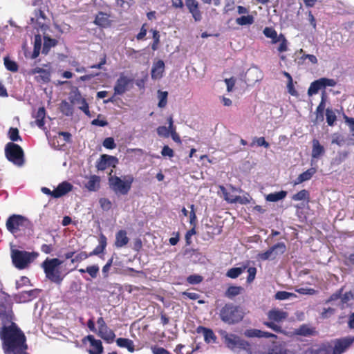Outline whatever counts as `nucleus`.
Instances as JSON below:
<instances>
[{
	"label": "nucleus",
	"instance_id": "f257e3e1",
	"mask_svg": "<svg viewBox=\"0 0 354 354\" xmlns=\"http://www.w3.org/2000/svg\"><path fill=\"white\" fill-rule=\"evenodd\" d=\"M0 339L5 354H29L26 337L14 321L1 326Z\"/></svg>",
	"mask_w": 354,
	"mask_h": 354
},
{
	"label": "nucleus",
	"instance_id": "f03ea898",
	"mask_svg": "<svg viewBox=\"0 0 354 354\" xmlns=\"http://www.w3.org/2000/svg\"><path fill=\"white\" fill-rule=\"evenodd\" d=\"M354 343V335L335 339L321 344L315 354H342Z\"/></svg>",
	"mask_w": 354,
	"mask_h": 354
},
{
	"label": "nucleus",
	"instance_id": "7ed1b4c3",
	"mask_svg": "<svg viewBox=\"0 0 354 354\" xmlns=\"http://www.w3.org/2000/svg\"><path fill=\"white\" fill-rule=\"evenodd\" d=\"M244 315L242 308L232 303L225 304L219 311V317L221 321L230 325L240 322Z\"/></svg>",
	"mask_w": 354,
	"mask_h": 354
},
{
	"label": "nucleus",
	"instance_id": "20e7f679",
	"mask_svg": "<svg viewBox=\"0 0 354 354\" xmlns=\"http://www.w3.org/2000/svg\"><path fill=\"white\" fill-rule=\"evenodd\" d=\"M13 299L11 295L5 291H0V321L1 325L9 324L15 320Z\"/></svg>",
	"mask_w": 354,
	"mask_h": 354
},
{
	"label": "nucleus",
	"instance_id": "39448f33",
	"mask_svg": "<svg viewBox=\"0 0 354 354\" xmlns=\"http://www.w3.org/2000/svg\"><path fill=\"white\" fill-rule=\"evenodd\" d=\"M62 263V261L57 258L46 259L42 263L41 267L44 269L46 277L51 282L57 284H61L64 279L62 272L59 266Z\"/></svg>",
	"mask_w": 354,
	"mask_h": 354
},
{
	"label": "nucleus",
	"instance_id": "423d86ee",
	"mask_svg": "<svg viewBox=\"0 0 354 354\" xmlns=\"http://www.w3.org/2000/svg\"><path fill=\"white\" fill-rule=\"evenodd\" d=\"M39 254L36 252H27L17 249H11L10 257L14 266L23 270L26 268L37 257Z\"/></svg>",
	"mask_w": 354,
	"mask_h": 354
},
{
	"label": "nucleus",
	"instance_id": "0eeeda50",
	"mask_svg": "<svg viewBox=\"0 0 354 354\" xmlns=\"http://www.w3.org/2000/svg\"><path fill=\"white\" fill-rule=\"evenodd\" d=\"M267 316L269 321L263 322V324L276 333H283L282 328L278 325V324L287 319L288 316V313L283 310L274 308L268 312Z\"/></svg>",
	"mask_w": 354,
	"mask_h": 354
},
{
	"label": "nucleus",
	"instance_id": "6e6552de",
	"mask_svg": "<svg viewBox=\"0 0 354 354\" xmlns=\"http://www.w3.org/2000/svg\"><path fill=\"white\" fill-rule=\"evenodd\" d=\"M134 178L132 175L124 176V180L118 176H112L109 179V186L113 191L122 195H127L129 193Z\"/></svg>",
	"mask_w": 354,
	"mask_h": 354
},
{
	"label": "nucleus",
	"instance_id": "1a4fd4ad",
	"mask_svg": "<svg viewBox=\"0 0 354 354\" xmlns=\"http://www.w3.org/2000/svg\"><path fill=\"white\" fill-rule=\"evenodd\" d=\"M5 156L8 161L21 167L25 162L23 149L12 142H8L5 147Z\"/></svg>",
	"mask_w": 354,
	"mask_h": 354
},
{
	"label": "nucleus",
	"instance_id": "9d476101",
	"mask_svg": "<svg viewBox=\"0 0 354 354\" xmlns=\"http://www.w3.org/2000/svg\"><path fill=\"white\" fill-rule=\"evenodd\" d=\"M30 225V221L26 217L20 214L10 216L6 223L8 231L13 234L24 228L28 227Z\"/></svg>",
	"mask_w": 354,
	"mask_h": 354
},
{
	"label": "nucleus",
	"instance_id": "9b49d317",
	"mask_svg": "<svg viewBox=\"0 0 354 354\" xmlns=\"http://www.w3.org/2000/svg\"><path fill=\"white\" fill-rule=\"evenodd\" d=\"M41 292V290L38 288L22 291L17 294H15L12 299H14L17 304L29 302L37 298Z\"/></svg>",
	"mask_w": 354,
	"mask_h": 354
},
{
	"label": "nucleus",
	"instance_id": "f8f14e48",
	"mask_svg": "<svg viewBox=\"0 0 354 354\" xmlns=\"http://www.w3.org/2000/svg\"><path fill=\"white\" fill-rule=\"evenodd\" d=\"M224 339L227 346L231 348L234 347L245 348L250 345L247 341L241 339L239 336L234 334H225Z\"/></svg>",
	"mask_w": 354,
	"mask_h": 354
},
{
	"label": "nucleus",
	"instance_id": "ddd939ff",
	"mask_svg": "<svg viewBox=\"0 0 354 354\" xmlns=\"http://www.w3.org/2000/svg\"><path fill=\"white\" fill-rule=\"evenodd\" d=\"M118 162V160L117 158L112 156L103 154L100 156L99 160L97 162L96 167L98 170L104 171L109 167H115Z\"/></svg>",
	"mask_w": 354,
	"mask_h": 354
},
{
	"label": "nucleus",
	"instance_id": "4468645a",
	"mask_svg": "<svg viewBox=\"0 0 354 354\" xmlns=\"http://www.w3.org/2000/svg\"><path fill=\"white\" fill-rule=\"evenodd\" d=\"M278 250L279 252H285L286 251V246L283 242H278L268 250L264 252L259 253L258 254V259L261 261H266L268 259L272 260V255L274 250Z\"/></svg>",
	"mask_w": 354,
	"mask_h": 354
},
{
	"label": "nucleus",
	"instance_id": "2eb2a0df",
	"mask_svg": "<svg viewBox=\"0 0 354 354\" xmlns=\"http://www.w3.org/2000/svg\"><path fill=\"white\" fill-rule=\"evenodd\" d=\"M132 82V80L129 78L128 77L121 75L120 77L117 80L114 86V93L115 95H122L124 94L128 89L129 84Z\"/></svg>",
	"mask_w": 354,
	"mask_h": 354
},
{
	"label": "nucleus",
	"instance_id": "dca6fc26",
	"mask_svg": "<svg viewBox=\"0 0 354 354\" xmlns=\"http://www.w3.org/2000/svg\"><path fill=\"white\" fill-rule=\"evenodd\" d=\"M185 6L195 21L202 19V12L200 10L199 3L196 0H185Z\"/></svg>",
	"mask_w": 354,
	"mask_h": 354
},
{
	"label": "nucleus",
	"instance_id": "f3484780",
	"mask_svg": "<svg viewBox=\"0 0 354 354\" xmlns=\"http://www.w3.org/2000/svg\"><path fill=\"white\" fill-rule=\"evenodd\" d=\"M244 335L249 338H252V337H259V338H262V337L270 338L271 337V338H274V339L277 338V335H276L274 333L267 332V331H263L261 330L256 329V328H250V329L245 330L244 332Z\"/></svg>",
	"mask_w": 354,
	"mask_h": 354
},
{
	"label": "nucleus",
	"instance_id": "a211bd4d",
	"mask_svg": "<svg viewBox=\"0 0 354 354\" xmlns=\"http://www.w3.org/2000/svg\"><path fill=\"white\" fill-rule=\"evenodd\" d=\"M73 185L67 181L59 183L58 186L53 190V198H58L66 195L73 189Z\"/></svg>",
	"mask_w": 354,
	"mask_h": 354
},
{
	"label": "nucleus",
	"instance_id": "6ab92c4d",
	"mask_svg": "<svg viewBox=\"0 0 354 354\" xmlns=\"http://www.w3.org/2000/svg\"><path fill=\"white\" fill-rule=\"evenodd\" d=\"M71 102L74 104H78V108L82 111L87 116H91L88 104L86 102V100L82 96L79 91L75 93L74 98L71 100Z\"/></svg>",
	"mask_w": 354,
	"mask_h": 354
},
{
	"label": "nucleus",
	"instance_id": "aec40b11",
	"mask_svg": "<svg viewBox=\"0 0 354 354\" xmlns=\"http://www.w3.org/2000/svg\"><path fill=\"white\" fill-rule=\"evenodd\" d=\"M196 332L198 333H202L203 334L204 340L206 343H216L217 337L212 329L199 326L196 328Z\"/></svg>",
	"mask_w": 354,
	"mask_h": 354
},
{
	"label": "nucleus",
	"instance_id": "412c9836",
	"mask_svg": "<svg viewBox=\"0 0 354 354\" xmlns=\"http://www.w3.org/2000/svg\"><path fill=\"white\" fill-rule=\"evenodd\" d=\"M97 335L107 343H112L115 338V333L113 330L110 329L107 325H105L102 328H100L98 329Z\"/></svg>",
	"mask_w": 354,
	"mask_h": 354
},
{
	"label": "nucleus",
	"instance_id": "4be33fe9",
	"mask_svg": "<svg viewBox=\"0 0 354 354\" xmlns=\"http://www.w3.org/2000/svg\"><path fill=\"white\" fill-rule=\"evenodd\" d=\"M97 335L107 343H112L115 338V333L113 330L110 329L107 325H105L102 328H100L98 329Z\"/></svg>",
	"mask_w": 354,
	"mask_h": 354
},
{
	"label": "nucleus",
	"instance_id": "5701e85b",
	"mask_svg": "<svg viewBox=\"0 0 354 354\" xmlns=\"http://www.w3.org/2000/svg\"><path fill=\"white\" fill-rule=\"evenodd\" d=\"M97 335L107 343H112L115 338V333L113 330L110 329L107 325H105L102 328H100L98 329Z\"/></svg>",
	"mask_w": 354,
	"mask_h": 354
},
{
	"label": "nucleus",
	"instance_id": "b1692460",
	"mask_svg": "<svg viewBox=\"0 0 354 354\" xmlns=\"http://www.w3.org/2000/svg\"><path fill=\"white\" fill-rule=\"evenodd\" d=\"M165 71V63L162 60H158L153 64L151 68V78L153 80L160 79Z\"/></svg>",
	"mask_w": 354,
	"mask_h": 354
},
{
	"label": "nucleus",
	"instance_id": "393cba45",
	"mask_svg": "<svg viewBox=\"0 0 354 354\" xmlns=\"http://www.w3.org/2000/svg\"><path fill=\"white\" fill-rule=\"evenodd\" d=\"M98 242V245H97L95 248L90 252V255L91 257L100 255V254L104 253V251L105 250L107 245V239L104 234L101 233L99 235Z\"/></svg>",
	"mask_w": 354,
	"mask_h": 354
},
{
	"label": "nucleus",
	"instance_id": "a878e982",
	"mask_svg": "<svg viewBox=\"0 0 354 354\" xmlns=\"http://www.w3.org/2000/svg\"><path fill=\"white\" fill-rule=\"evenodd\" d=\"M129 239L124 230H120L115 234V246L118 248L124 247L128 244Z\"/></svg>",
	"mask_w": 354,
	"mask_h": 354
},
{
	"label": "nucleus",
	"instance_id": "bb28decb",
	"mask_svg": "<svg viewBox=\"0 0 354 354\" xmlns=\"http://www.w3.org/2000/svg\"><path fill=\"white\" fill-rule=\"evenodd\" d=\"M93 23L100 28H106L110 26L111 21L109 15L105 12H100L95 18Z\"/></svg>",
	"mask_w": 354,
	"mask_h": 354
},
{
	"label": "nucleus",
	"instance_id": "cd10ccee",
	"mask_svg": "<svg viewBox=\"0 0 354 354\" xmlns=\"http://www.w3.org/2000/svg\"><path fill=\"white\" fill-rule=\"evenodd\" d=\"M89 192H96L100 187V177L97 175H91L88 178V180L84 185Z\"/></svg>",
	"mask_w": 354,
	"mask_h": 354
},
{
	"label": "nucleus",
	"instance_id": "c85d7f7f",
	"mask_svg": "<svg viewBox=\"0 0 354 354\" xmlns=\"http://www.w3.org/2000/svg\"><path fill=\"white\" fill-rule=\"evenodd\" d=\"M325 153L324 146H322L319 141L317 139H313L312 141V153L311 156L313 158H319Z\"/></svg>",
	"mask_w": 354,
	"mask_h": 354
},
{
	"label": "nucleus",
	"instance_id": "c756f323",
	"mask_svg": "<svg viewBox=\"0 0 354 354\" xmlns=\"http://www.w3.org/2000/svg\"><path fill=\"white\" fill-rule=\"evenodd\" d=\"M316 172L317 169L315 167H311L307 169L306 171L299 175V176L295 180L294 184L298 185L310 180Z\"/></svg>",
	"mask_w": 354,
	"mask_h": 354
},
{
	"label": "nucleus",
	"instance_id": "7c9ffc66",
	"mask_svg": "<svg viewBox=\"0 0 354 354\" xmlns=\"http://www.w3.org/2000/svg\"><path fill=\"white\" fill-rule=\"evenodd\" d=\"M272 39V44L279 42L280 44L277 48L279 53H283L288 50V41L283 34L278 35L274 39Z\"/></svg>",
	"mask_w": 354,
	"mask_h": 354
},
{
	"label": "nucleus",
	"instance_id": "2f4dec72",
	"mask_svg": "<svg viewBox=\"0 0 354 354\" xmlns=\"http://www.w3.org/2000/svg\"><path fill=\"white\" fill-rule=\"evenodd\" d=\"M84 339H87L90 342V344L93 348V351L95 352L98 353H103L104 347L101 340L95 339L94 336L92 335H87Z\"/></svg>",
	"mask_w": 354,
	"mask_h": 354
},
{
	"label": "nucleus",
	"instance_id": "473e14b6",
	"mask_svg": "<svg viewBox=\"0 0 354 354\" xmlns=\"http://www.w3.org/2000/svg\"><path fill=\"white\" fill-rule=\"evenodd\" d=\"M73 104L66 100H62L59 104V110L66 116H72L74 112Z\"/></svg>",
	"mask_w": 354,
	"mask_h": 354
},
{
	"label": "nucleus",
	"instance_id": "72a5a7b5",
	"mask_svg": "<svg viewBox=\"0 0 354 354\" xmlns=\"http://www.w3.org/2000/svg\"><path fill=\"white\" fill-rule=\"evenodd\" d=\"M116 344L119 347L126 348L129 352H133L134 344L131 339L120 337L116 339Z\"/></svg>",
	"mask_w": 354,
	"mask_h": 354
},
{
	"label": "nucleus",
	"instance_id": "f704fd0d",
	"mask_svg": "<svg viewBox=\"0 0 354 354\" xmlns=\"http://www.w3.org/2000/svg\"><path fill=\"white\" fill-rule=\"evenodd\" d=\"M46 117V109L44 107H39L35 116L37 126L43 129L45 125L44 119Z\"/></svg>",
	"mask_w": 354,
	"mask_h": 354
},
{
	"label": "nucleus",
	"instance_id": "c9c22d12",
	"mask_svg": "<svg viewBox=\"0 0 354 354\" xmlns=\"http://www.w3.org/2000/svg\"><path fill=\"white\" fill-rule=\"evenodd\" d=\"M31 75L40 74L39 77L44 82L50 81V73L48 71L40 67H35L30 72Z\"/></svg>",
	"mask_w": 354,
	"mask_h": 354
},
{
	"label": "nucleus",
	"instance_id": "e433bc0d",
	"mask_svg": "<svg viewBox=\"0 0 354 354\" xmlns=\"http://www.w3.org/2000/svg\"><path fill=\"white\" fill-rule=\"evenodd\" d=\"M243 288L241 286H230L225 292V297L228 299H233L234 297L240 295Z\"/></svg>",
	"mask_w": 354,
	"mask_h": 354
},
{
	"label": "nucleus",
	"instance_id": "4c0bfd02",
	"mask_svg": "<svg viewBox=\"0 0 354 354\" xmlns=\"http://www.w3.org/2000/svg\"><path fill=\"white\" fill-rule=\"evenodd\" d=\"M287 195V192L280 191L278 192L270 193L266 197V201L270 202H277L278 201L283 199Z\"/></svg>",
	"mask_w": 354,
	"mask_h": 354
},
{
	"label": "nucleus",
	"instance_id": "58836bf2",
	"mask_svg": "<svg viewBox=\"0 0 354 354\" xmlns=\"http://www.w3.org/2000/svg\"><path fill=\"white\" fill-rule=\"evenodd\" d=\"M44 41L42 53L47 54L50 48L57 44V41L55 39H52L47 36L44 37Z\"/></svg>",
	"mask_w": 354,
	"mask_h": 354
},
{
	"label": "nucleus",
	"instance_id": "ea45409f",
	"mask_svg": "<svg viewBox=\"0 0 354 354\" xmlns=\"http://www.w3.org/2000/svg\"><path fill=\"white\" fill-rule=\"evenodd\" d=\"M245 269L246 266L232 268L227 271L226 276L231 279H236L241 275Z\"/></svg>",
	"mask_w": 354,
	"mask_h": 354
},
{
	"label": "nucleus",
	"instance_id": "a19ab883",
	"mask_svg": "<svg viewBox=\"0 0 354 354\" xmlns=\"http://www.w3.org/2000/svg\"><path fill=\"white\" fill-rule=\"evenodd\" d=\"M254 22V18L251 15H243L236 19V24L239 26L252 25Z\"/></svg>",
	"mask_w": 354,
	"mask_h": 354
},
{
	"label": "nucleus",
	"instance_id": "79ce46f5",
	"mask_svg": "<svg viewBox=\"0 0 354 354\" xmlns=\"http://www.w3.org/2000/svg\"><path fill=\"white\" fill-rule=\"evenodd\" d=\"M322 88H323L322 86L320 79L315 80L314 82H313L310 84V85L308 89V95L309 96H312L313 95L317 93L318 91Z\"/></svg>",
	"mask_w": 354,
	"mask_h": 354
},
{
	"label": "nucleus",
	"instance_id": "37998d69",
	"mask_svg": "<svg viewBox=\"0 0 354 354\" xmlns=\"http://www.w3.org/2000/svg\"><path fill=\"white\" fill-rule=\"evenodd\" d=\"M322 88H323L322 86L320 79L315 80L314 82H313L310 84V85L308 89V95L309 96H312L313 95L317 93L318 91Z\"/></svg>",
	"mask_w": 354,
	"mask_h": 354
},
{
	"label": "nucleus",
	"instance_id": "c03bdc74",
	"mask_svg": "<svg viewBox=\"0 0 354 354\" xmlns=\"http://www.w3.org/2000/svg\"><path fill=\"white\" fill-rule=\"evenodd\" d=\"M157 93L158 98V106L161 109L165 108L167 104L168 92L158 90Z\"/></svg>",
	"mask_w": 354,
	"mask_h": 354
},
{
	"label": "nucleus",
	"instance_id": "a18cd8bd",
	"mask_svg": "<svg viewBox=\"0 0 354 354\" xmlns=\"http://www.w3.org/2000/svg\"><path fill=\"white\" fill-rule=\"evenodd\" d=\"M3 60L5 67L8 71L12 73H16L18 71L19 66L16 62L11 60L8 57H4Z\"/></svg>",
	"mask_w": 354,
	"mask_h": 354
},
{
	"label": "nucleus",
	"instance_id": "49530a36",
	"mask_svg": "<svg viewBox=\"0 0 354 354\" xmlns=\"http://www.w3.org/2000/svg\"><path fill=\"white\" fill-rule=\"evenodd\" d=\"M353 299V294L349 291L346 292L344 294L342 293V296L340 297V308L344 309L348 306V301Z\"/></svg>",
	"mask_w": 354,
	"mask_h": 354
},
{
	"label": "nucleus",
	"instance_id": "de8ad7c7",
	"mask_svg": "<svg viewBox=\"0 0 354 354\" xmlns=\"http://www.w3.org/2000/svg\"><path fill=\"white\" fill-rule=\"evenodd\" d=\"M295 333L299 335L308 336L313 334L314 328H310L306 324H303L296 330Z\"/></svg>",
	"mask_w": 354,
	"mask_h": 354
},
{
	"label": "nucleus",
	"instance_id": "09e8293b",
	"mask_svg": "<svg viewBox=\"0 0 354 354\" xmlns=\"http://www.w3.org/2000/svg\"><path fill=\"white\" fill-rule=\"evenodd\" d=\"M309 198L310 194L308 191H307L306 189H302L292 196V199L295 201H300L304 200L308 201Z\"/></svg>",
	"mask_w": 354,
	"mask_h": 354
},
{
	"label": "nucleus",
	"instance_id": "8fccbe9b",
	"mask_svg": "<svg viewBox=\"0 0 354 354\" xmlns=\"http://www.w3.org/2000/svg\"><path fill=\"white\" fill-rule=\"evenodd\" d=\"M326 122L329 126H333L337 120L335 112L331 109H326Z\"/></svg>",
	"mask_w": 354,
	"mask_h": 354
},
{
	"label": "nucleus",
	"instance_id": "3c124183",
	"mask_svg": "<svg viewBox=\"0 0 354 354\" xmlns=\"http://www.w3.org/2000/svg\"><path fill=\"white\" fill-rule=\"evenodd\" d=\"M267 354H288V350L281 344H277L270 348Z\"/></svg>",
	"mask_w": 354,
	"mask_h": 354
},
{
	"label": "nucleus",
	"instance_id": "603ef678",
	"mask_svg": "<svg viewBox=\"0 0 354 354\" xmlns=\"http://www.w3.org/2000/svg\"><path fill=\"white\" fill-rule=\"evenodd\" d=\"M8 138L13 142L21 141V138L19 136V132L17 128L10 127L8 131Z\"/></svg>",
	"mask_w": 354,
	"mask_h": 354
},
{
	"label": "nucleus",
	"instance_id": "864d4df0",
	"mask_svg": "<svg viewBox=\"0 0 354 354\" xmlns=\"http://www.w3.org/2000/svg\"><path fill=\"white\" fill-rule=\"evenodd\" d=\"M292 297H296V295L286 291H278L274 295L275 299L277 300H285Z\"/></svg>",
	"mask_w": 354,
	"mask_h": 354
},
{
	"label": "nucleus",
	"instance_id": "5fc2aeb1",
	"mask_svg": "<svg viewBox=\"0 0 354 354\" xmlns=\"http://www.w3.org/2000/svg\"><path fill=\"white\" fill-rule=\"evenodd\" d=\"M325 109V91L322 93V100L319 102V105L317 107V118L319 117V114H320L322 120H323V113Z\"/></svg>",
	"mask_w": 354,
	"mask_h": 354
},
{
	"label": "nucleus",
	"instance_id": "6e6d98bb",
	"mask_svg": "<svg viewBox=\"0 0 354 354\" xmlns=\"http://www.w3.org/2000/svg\"><path fill=\"white\" fill-rule=\"evenodd\" d=\"M29 284H30V280L27 277L22 276L19 280L16 281L15 288L18 290Z\"/></svg>",
	"mask_w": 354,
	"mask_h": 354
},
{
	"label": "nucleus",
	"instance_id": "4d7b16f0",
	"mask_svg": "<svg viewBox=\"0 0 354 354\" xmlns=\"http://www.w3.org/2000/svg\"><path fill=\"white\" fill-rule=\"evenodd\" d=\"M203 278L202 276L198 274H192L187 278V281L189 284H198L202 282Z\"/></svg>",
	"mask_w": 354,
	"mask_h": 354
},
{
	"label": "nucleus",
	"instance_id": "13d9d810",
	"mask_svg": "<svg viewBox=\"0 0 354 354\" xmlns=\"http://www.w3.org/2000/svg\"><path fill=\"white\" fill-rule=\"evenodd\" d=\"M99 203H100L102 209L105 211H108V210L111 209V208L112 207L111 202L110 201L109 199H108L106 198H101L99 200Z\"/></svg>",
	"mask_w": 354,
	"mask_h": 354
},
{
	"label": "nucleus",
	"instance_id": "bf43d9fd",
	"mask_svg": "<svg viewBox=\"0 0 354 354\" xmlns=\"http://www.w3.org/2000/svg\"><path fill=\"white\" fill-rule=\"evenodd\" d=\"M319 79L323 88H325L326 86L333 87L337 84L336 81L333 79H329L326 77H322Z\"/></svg>",
	"mask_w": 354,
	"mask_h": 354
},
{
	"label": "nucleus",
	"instance_id": "052dcab7",
	"mask_svg": "<svg viewBox=\"0 0 354 354\" xmlns=\"http://www.w3.org/2000/svg\"><path fill=\"white\" fill-rule=\"evenodd\" d=\"M89 257H91L89 254H87L86 252H81L78 253L73 259H71V263H74L75 262H80L84 259H86Z\"/></svg>",
	"mask_w": 354,
	"mask_h": 354
},
{
	"label": "nucleus",
	"instance_id": "680f3d73",
	"mask_svg": "<svg viewBox=\"0 0 354 354\" xmlns=\"http://www.w3.org/2000/svg\"><path fill=\"white\" fill-rule=\"evenodd\" d=\"M40 48H41V40L40 38L37 39V38H35V45H34V50L32 54L31 57L32 59H35L37 57L40 53Z\"/></svg>",
	"mask_w": 354,
	"mask_h": 354
},
{
	"label": "nucleus",
	"instance_id": "e2e57ef3",
	"mask_svg": "<svg viewBox=\"0 0 354 354\" xmlns=\"http://www.w3.org/2000/svg\"><path fill=\"white\" fill-rule=\"evenodd\" d=\"M264 35L270 39H274L277 37V31L272 27H266L263 31Z\"/></svg>",
	"mask_w": 354,
	"mask_h": 354
},
{
	"label": "nucleus",
	"instance_id": "0e129e2a",
	"mask_svg": "<svg viewBox=\"0 0 354 354\" xmlns=\"http://www.w3.org/2000/svg\"><path fill=\"white\" fill-rule=\"evenodd\" d=\"M86 272L88 273V274L92 278H96L97 276V274L99 272V267L97 265H93L88 266L86 268Z\"/></svg>",
	"mask_w": 354,
	"mask_h": 354
},
{
	"label": "nucleus",
	"instance_id": "69168bd1",
	"mask_svg": "<svg viewBox=\"0 0 354 354\" xmlns=\"http://www.w3.org/2000/svg\"><path fill=\"white\" fill-rule=\"evenodd\" d=\"M103 146L109 149H115L116 145L115 143L114 139L111 137L106 138L103 141Z\"/></svg>",
	"mask_w": 354,
	"mask_h": 354
},
{
	"label": "nucleus",
	"instance_id": "338daca9",
	"mask_svg": "<svg viewBox=\"0 0 354 354\" xmlns=\"http://www.w3.org/2000/svg\"><path fill=\"white\" fill-rule=\"evenodd\" d=\"M157 133L158 136L168 138L169 135V129L165 126H160L157 128Z\"/></svg>",
	"mask_w": 354,
	"mask_h": 354
},
{
	"label": "nucleus",
	"instance_id": "774afa93",
	"mask_svg": "<svg viewBox=\"0 0 354 354\" xmlns=\"http://www.w3.org/2000/svg\"><path fill=\"white\" fill-rule=\"evenodd\" d=\"M151 351L153 354H170L167 350L158 346H151Z\"/></svg>",
	"mask_w": 354,
	"mask_h": 354
}]
</instances>
